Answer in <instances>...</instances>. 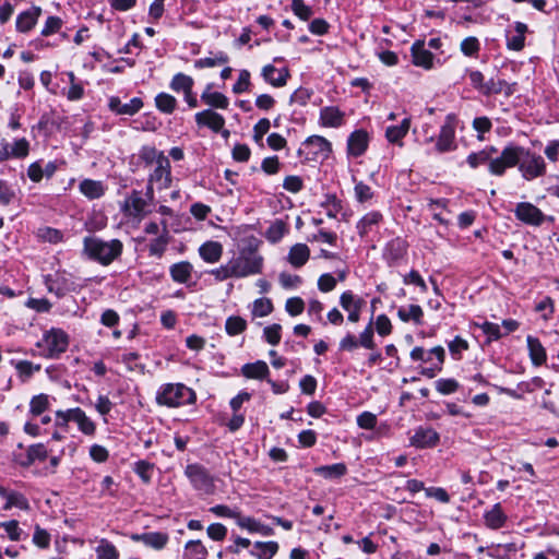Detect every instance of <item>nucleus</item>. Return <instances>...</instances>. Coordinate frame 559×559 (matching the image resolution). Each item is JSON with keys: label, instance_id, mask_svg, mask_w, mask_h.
Listing matches in <instances>:
<instances>
[{"label": "nucleus", "instance_id": "f257e3e1", "mask_svg": "<svg viewBox=\"0 0 559 559\" xmlns=\"http://www.w3.org/2000/svg\"><path fill=\"white\" fill-rule=\"evenodd\" d=\"M504 174L509 168L516 167L522 179L533 181L544 177L547 165L544 157L528 147L510 142L503 147Z\"/></svg>", "mask_w": 559, "mask_h": 559}, {"label": "nucleus", "instance_id": "f03ea898", "mask_svg": "<svg viewBox=\"0 0 559 559\" xmlns=\"http://www.w3.org/2000/svg\"><path fill=\"white\" fill-rule=\"evenodd\" d=\"M83 245V253L102 265H109L121 255L123 250L119 239L106 241L98 237H85Z\"/></svg>", "mask_w": 559, "mask_h": 559}, {"label": "nucleus", "instance_id": "7ed1b4c3", "mask_svg": "<svg viewBox=\"0 0 559 559\" xmlns=\"http://www.w3.org/2000/svg\"><path fill=\"white\" fill-rule=\"evenodd\" d=\"M195 401V392L183 383H165L159 386L156 393L157 404L167 407L191 405Z\"/></svg>", "mask_w": 559, "mask_h": 559}, {"label": "nucleus", "instance_id": "20e7f679", "mask_svg": "<svg viewBox=\"0 0 559 559\" xmlns=\"http://www.w3.org/2000/svg\"><path fill=\"white\" fill-rule=\"evenodd\" d=\"M466 163L472 169H476L481 165H487L488 173L491 176H504V157L503 148L499 150L489 145L478 152H472L466 157Z\"/></svg>", "mask_w": 559, "mask_h": 559}, {"label": "nucleus", "instance_id": "39448f33", "mask_svg": "<svg viewBox=\"0 0 559 559\" xmlns=\"http://www.w3.org/2000/svg\"><path fill=\"white\" fill-rule=\"evenodd\" d=\"M234 278H242L260 274L263 267V258L252 248L241 249L237 255L229 260Z\"/></svg>", "mask_w": 559, "mask_h": 559}, {"label": "nucleus", "instance_id": "423d86ee", "mask_svg": "<svg viewBox=\"0 0 559 559\" xmlns=\"http://www.w3.org/2000/svg\"><path fill=\"white\" fill-rule=\"evenodd\" d=\"M68 344L67 333L60 329L52 328L44 333L43 338L36 343V347L41 356L53 358L66 352Z\"/></svg>", "mask_w": 559, "mask_h": 559}, {"label": "nucleus", "instance_id": "0eeeda50", "mask_svg": "<svg viewBox=\"0 0 559 559\" xmlns=\"http://www.w3.org/2000/svg\"><path fill=\"white\" fill-rule=\"evenodd\" d=\"M332 152V144L321 135H311L306 139L298 155H305V159L310 162L325 160Z\"/></svg>", "mask_w": 559, "mask_h": 559}, {"label": "nucleus", "instance_id": "6e6552de", "mask_svg": "<svg viewBox=\"0 0 559 559\" xmlns=\"http://www.w3.org/2000/svg\"><path fill=\"white\" fill-rule=\"evenodd\" d=\"M148 205L150 202L145 199L143 191L132 190L121 204V211L127 216L142 218L150 212L146 210Z\"/></svg>", "mask_w": 559, "mask_h": 559}, {"label": "nucleus", "instance_id": "1a4fd4ad", "mask_svg": "<svg viewBox=\"0 0 559 559\" xmlns=\"http://www.w3.org/2000/svg\"><path fill=\"white\" fill-rule=\"evenodd\" d=\"M185 475L190 480L195 490L209 492L213 487V478L209 471L201 464H188L185 468Z\"/></svg>", "mask_w": 559, "mask_h": 559}, {"label": "nucleus", "instance_id": "9d476101", "mask_svg": "<svg viewBox=\"0 0 559 559\" xmlns=\"http://www.w3.org/2000/svg\"><path fill=\"white\" fill-rule=\"evenodd\" d=\"M194 120L197 126L200 128L206 127L214 133H221L225 138L229 135V131L224 129L225 118L211 108L197 112L194 115Z\"/></svg>", "mask_w": 559, "mask_h": 559}, {"label": "nucleus", "instance_id": "9b49d317", "mask_svg": "<svg viewBox=\"0 0 559 559\" xmlns=\"http://www.w3.org/2000/svg\"><path fill=\"white\" fill-rule=\"evenodd\" d=\"M46 455V448L41 443L34 444L28 448H23L21 444H19L17 450L13 452V460L21 466H29L36 461H44Z\"/></svg>", "mask_w": 559, "mask_h": 559}, {"label": "nucleus", "instance_id": "f8f14e48", "mask_svg": "<svg viewBox=\"0 0 559 559\" xmlns=\"http://www.w3.org/2000/svg\"><path fill=\"white\" fill-rule=\"evenodd\" d=\"M365 305L366 301L352 290H345L340 296V306L348 313L347 320L352 323H357L360 320Z\"/></svg>", "mask_w": 559, "mask_h": 559}, {"label": "nucleus", "instance_id": "ddd939ff", "mask_svg": "<svg viewBox=\"0 0 559 559\" xmlns=\"http://www.w3.org/2000/svg\"><path fill=\"white\" fill-rule=\"evenodd\" d=\"M515 217L531 226H540L545 221V214L531 202H520L514 209Z\"/></svg>", "mask_w": 559, "mask_h": 559}, {"label": "nucleus", "instance_id": "4468645a", "mask_svg": "<svg viewBox=\"0 0 559 559\" xmlns=\"http://www.w3.org/2000/svg\"><path fill=\"white\" fill-rule=\"evenodd\" d=\"M456 148L455 143V127L451 117H447V121L441 126L439 135L436 142V150L438 153L451 152Z\"/></svg>", "mask_w": 559, "mask_h": 559}, {"label": "nucleus", "instance_id": "2eb2a0df", "mask_svg": "<svg viewBox=\"0 0 559 559\" xmlns=\"http://www.w3.org/2000/svg\"><path fill=\"white\" fill-rule=\"evenodd\" d=\"M440 440L439 433L431 427H418L409 439V444L417 449L433 448Z\"/></svg>", "mask_w": 559, "mask_h": 559}, {"label": "nucleus", "instance_id": "dca6fc26", "mask_svg": "<svg viewBox=\"0 0 559 559\" xmlns=\"http://www.w3.org/2000/svg\"><path fill=\"white\" fill-rule=\"evenodd\" d=\"M143 100L133 97L128 103H122L118 96H111L108 100V108L116 115L133 116L143 108Z\"/></svg>", "mask_w": 559, "mask_h": 559}, {"label": "nucleus", "instance_id": "f3484780", "mask_svg": "<svg viewBox=\"0 0 559 559\" xmlns=\"http://www.w3.org/2000/svg\"><path fill=\"white\" fill-rule=\"evenodd\" d=\"M150 181L158 185L159 189H167L171 183L170 162L167 156H160L155 169L150 175Z\"/></svg>", "mask_w": 559, "mask_h": 559}, {"label": "nucleus", "instance_id": "a211bd4d", "mask_svg": "<svg viewBox=\"0 0 559 559\" xmlns=\"http://www.w3.org/2000/svg\"><path fill=\"white\" fill-rule=\"evenodd\" d=\"M406 252V241L400 237H396L385 245L383 249V259L389 265H394L404 258Z\"/></svg>", "mask_w": 559, "mask_h": 559}, {"label": "nucleus", "instance_id": "6ab92c4d", "mask_svg": "<svg viewBox=\"0 0 559 559\" xmlns=\"http://www.w3.org/2000/svg\"><path fill=\"white\" fill-rule=\"evenodd\" d=\"M319 122L325 128H340L345 122V112L336 106H325L320 109Z\"/></svg>", "mask_w": 559, "mask_h": 559}, {"label": "nucleus", "instance_id": "aec40b11", "mask_svg": "<svg viewBox=\"0 0 559 559\" xmlns=\"http://www.w3.org/2000/svg\"><path fill=\"white\" fill-rule=\"evenodd\" d=\"M193 272V265L189 261H180L169 266L170 277L177 284L189 286Z\"/></svg>", "mask_w": 559, "mask_h": 559}, {"label": "nucleus", "instance_id": "412c9836", "mask_svg": "<svg viewBox=\"0 0 559 559\" xmlns=\"http://www.w3.org/2000/svg\"><path fill=\"white\" fill-rule=\"evenodd\" d=\"M368 133L360 129L354 131L347 140V152L354 157L361 156L368 147Z\"/></svg>", "mask_w": 559, "mask_h": 559}, {"label": "nucleus", "instance_id": "4be33fe9", "mask_svg": "<svg viewBox=\"0 0 559 559\" xmlns=\"http://www.w3.org/2000/svg\"><path fill=\"white\" fill-rule=\"evenodd\" d=\"M213 84L209 83L201 94V102L209 106L211 109H227L229 99L221 92H213Z\"/></svg>", "mask_w": 559, "mask_h": 559}, {"label": "nucleus", "instance_id": "5701e85b", "mask_svg": "<svg viewBox=\"0 0 559 559\" xmlns=\"http://www.w3.org/2000/svg\"><path fill=\"white\" fill-rule=\"evenodd\" d=\"M131 539L134 542H141L153 549L160 550L167 545L169 537L166 533L148 532L143 534H133Z\"/></svg>", "mask_w": 559, "mask_h": 559}, {"label": "nucleus", "instance_id": "b1692460", "mask_svg": "<svg viewBox=\"0 0 559 559\" xmlns=\"http://www.w3.org/2000/svg\"><path fill=\"white\" fill-rule=\"evenodd\" d=\"M412 57L413 63L416 67H421L426 70H429L433 67V55L430 50L425 48L423 41H416L413 44L412 48Z\"/></svg>", "mask_w": 559, "mask_h": 559}, {"label": "nucleus", "instance_id": "393cba45", "mask_svg": "<svg viewBox=\"0 0 559 559\" xmlns=\"http://www.w3.org/2000/svg\"><path fill=\"white\" fill-rule=\"evenodd\" d=\"M508 515L503 512L501 503H495L484 513L485 525L490 530H499L506 525Z\"/></svg>", "mask_w": 559, "mask_h": 559}, {"label": "nucleus", "instance_id": "a878e982", "mask_svg": "<svg viewBox=\"0 0 559 559\" xmlns=\"http://www.w3.org/2000/svg\"><path fill=\"white\" fill-rule=\"evenodd\" d=\"M240 372L247 379L267 381L270 369L265 361L257 360L254 362L245 364L241 367Z\"/></svg>", "mask_w": 559, "mask_h": 559}, {"label": "nucleus", "instance_id": "bb28decb", "mask_svg": "<svg viewBox=\"0 0 559 559\" xmlns=\"http://www.w3.org/2000/svg\"><path fill=\"white\" fill-rule=\"evenodd\" d=\"M262 78L274 87H282L286 84L289 76L286 69H276L273 64H266L262 68Z\"/></svg>", "mask_w": 559, "mask_h": 559}, {"label": "nucleus", "instance_id": "cd10ccee", "mask_svg": "<svg viewBox=\"0 0 559 559\" xmlns=\"http://www.w3.org/2000/svg\"><path fill=\"white\" fill-rule=\"evenodd\" d=\"M40 13L41 9L39 7H32L20 13L16 17V29L21 33L29 32L37 23Z\"/></svg>", "mask_w": 559, "mask_h": 559}, {"label": "nucleus", "instance_id": "c85d7f7f", "mask_svg": "<svg viewBox=\"0 0 559 559\" xmlns=\"http://www.w3.org/2000/svg\"><path fill=\"white\" fill-rule=\"evenodd\" d=\"M436 357L440 364L444 362L445 352L442 346H436L432 347L429 350H425L423 347H414L411 352V358L414 361H424V362H430L432 361V358Z\"/></svg>", "mask_w": 559, "mask_h": 559}, {"label": "nucleus", "instance_id": "c756f323", "mask_svg": "<svg viewBox=\"0 0 559 559\" xmlns=\"http://www.w3.org/2000/svg\"><path fill=\"white\" fill-rule=\"evenodd\" d=\"M310 258V249L306 243H296L290 247L287 261L295 269L304 266Z\"/></svg>", "mask_w": 559, "mask_h": 559}, {"label": "nucleus", "instance_id": "7c9ffc66", "mask_svg": "<svg viewBox=\"0 0 559 559\" xmlns=\"http://www.w3.org/2000/svg\"><path fill=\"white\" fill-rule=\"evenodd\" d=\"M515 34L511 35L507 33V48L513 51H520L524 48L525 33L527 32V25L522 22L514 23Z\"/></svg>", "mask_w": 559, "mask_h": 559}, {"label": "nucleus", "instance_id": "2f4dec72", "mask_svg": "<svg viewBox=\"0 0 559 559\" xmlns=\"http://www.w3.org/2000/svg\"><path fill=\"white\" fill-rule=\"evenodd\" d=\"M72 421L76 424L78 429L85 436L92 437L95 435L96 425L85 414V412L79 407L72 408Z\"/></svg>", "mask_w": 559, "mask_h": 559}, {"label": "nucleus", "instance_id": "473e14b6", "mask_svg": "<svg viewBox=\"0 0 559 559\" xmlns=\"http://www.w3.org/2000/svg\"><path fill=\"white\" fill-rule=\"evenodd\" d=\"M515 92V83L510 84L506 80L490 79L486 82L484 95H496L503 93L506 96H511Z\"/></svg>", "mask_w": 559, "mask_h": 559}, {"label": "nucleus", "instance_id": "72a5a7b5", "mask_svg": "<svg viewBox=\"0 0 559 559\" xmlns=\"http://www.w3.org/2000/svg\"><path fill=\"white\" fill-rule=\"evenodd\" d=\"M79 190L90 200H94L105 194L106 187L100 180L84 179L80 182Z\"/></svg>", "mask_w": 559, "mask_h": 559}, {"label": "nucleus", "instance_id": "f704fd0d", "mask_svg": "<svg viewBox=\"0 0 559 559\" xmlns=\"http://www.w3.org/2000/svg\"><path fill=\"white\" fill-rule=\"evenodd\" d=\"M411 127V118H404L399 126L388 127L385 138L390 143L403 146L402 140L407 134Z\"/></svg>", "mask_w": 559, "mask_h": 559}, {"label": "nucleus", "instance_id": "c9c22d12", "mask_svg": "<svg viewBox=\"0 0 559 559\" xmlns=\"http://www.w3.org/2000/svg\"><path fill=\"white\" fill-rule=\"evenodd\" d=\"M199 254L205 262L215 263L223 254V247L217 241H206L199 248Z\"/></svg>", "mask_w": 559, "mask_h": 559}, {"label": "nucleus", "instance_id": "e433bc0d", "mask_svg": "<svg viewBox=\"0 0 559 559\" xmlns=\"http://www.w3.org/2000/svg\"><path fill=\"white\" fill-rule=\"evenodd\" d=\"M383 216L378 211H371L365 214L357 223L356 228L360 237H365L372 230V227L382 221Z\"/></svg>", "mask_w": 559, "mask_h": 559}, {"label": "nucleus", "instance_id": "4c0bfd02", "mask_svg": "<svg viewBox=\"0 0 559 559\" xmlns=\"http://www.w3.org/2000/svg\"><path fill=\"white\" fill-rule=\"evenodd\" d=\"M526 343H527L532 362L535 366L543 365L547 359V355H546V350H545L544 346L542 345L540 341L537 337L528 335L526 337Z\"/></svg>", "mask_w": 559, "mask_h": 559}, {"label": "nucleus", "instance_id": "58836bf2", "mask_svg": "<svg viewBox=\"0 0 559 559\" xmlns=\"http://www.w3.org/2000/svg\"><path fill=\"white\" fill-rule=\"evenodd\" d=\"M278 550L276 542H255L250 555L258 559H272Z\"/></svg>", "mask_w": 559, "mask_h": 559}, {"label": "nucleus", "instance_id": "ea45409f", "mask_svg": "<svg viewBox=\"0 0 559 559\" xmlns=\"http://www.w3.org/2000/svg\"><path fill=\"white\" fill-rule=\"evenodd\" d=\"M193 86H194L193 78L190 75H187L182 72L176 73L169 83V87L171 91H174L175 93H182V94L189 92L190 90H193Z\"/></svg>", "mask_w": 559, "mask_h": 559}, {"label": "nucleus", "instance_id": "a19ab883", "mask_svg": "<svg viewBox=\"0 0 559 559\" xmlns=\"http://www.w3.org/2000/svg\"><path fill=\"white\" fill-rule=\"evenodd\" d=\"M229 62V57L224 51H217L213 57L200 58L194 61L195 69L214 68Z\"/></svg>", "mask_w": 559, "mask_h": 559}, {"label": "nucleus", "instance_id": "79ce46f5", "mask_svg": "<svg viewBox=\"0 0 559 559\" xmlns=\"http://www.w3.org/2000/svg\"><path fill=\"white\" fill-rule=\"evenodd\" d=\"M314 473L326 479H334L344 476L347 473V466L344 463H335L332 465H322L314 469Z\"/></svg>", "mask_w": 559, "mask_h": 559}, {"label": "nucleus", "instance_id": "37998d69", "mask_svg": "<svg viewBox=\"0 0 559 559\" xmlns=\"http://www.w3.org/2000/svg\"><path fill=\"white\" fill-rule=\"evenodd\" d=\"M177 104L176 97L171 94L162 92L155 96L156 108L165 115H171L176 110Z\"/></svg>", "mask_w": 559, "mask_h": 559}, {"label": "nucleus", "instance_id": "c03bdc74", "mask_svg": "<svg viewBox=\"0 0 559 559\" xmlns=\"http://www.w3.org/2000/svg\"><path fill=\"white\" fill-rule=\"evenodd\" d=\"M207 549L201 540H189L185 545L183 559H206Z\"/></svg>", "mask_w": 559, "mask_h": 559}, {"label": "nucleus", "instance_id": "a18cd8bd", "mask_svg": "<svg viewBox=\"0 0 559 559\" xmlns=\"http://www.w3.org/2000/svg\"><path fill=\"white\" fill-rule=\"evenodd\" d=\"M397 317L403 322L414 321L416 324H421L424 311L418 305H411L407 308L401 307L397 310Z\"/></svg>", "mask_w": 559, "mask_h": 559}, {"label": "nucleus", "instance_id": "49530a36", "mask_svg": "<svg viewBox=\"0 0 559 559\" xmlns=\"http://www.w3.org/2000/svg\"><path fill=\"white\" fill-rule=\"evenodd\" d=\"M168 242V231L167 229H164V233L162 235L151 240L148 245L150 255L155 258H162L167 249Z\"/></svg>", "mask_w": 559, "mask_h": 559}, {"label": "nucleus", "instance_id": "de8ad7c7", "mask_svg": "<svg viewBox=\"0 0 559 559\" xmlns=\"http://www.w3.org/2000/svg\"><path fill=\"white\" fill-rule=\"evenodd\" d=\"M97 559H119V551L112 543L103 538L95 547Z\"/></svg>", "mask_w": 559, "mask_h": 559}, {"label": "nucleus", "instance_id": "09e8293b", "mask_svg": "<svg viewBox=\"0 0 559 559\" xmlns=\"http://www.w3.org/2000/svg\"><path fill=\"white\" fill-rule=\"evenodd\" d=\"M354 195L358 203L365 204L372 200L374 192L371 187L364 181L355 180Z\"/></svg>", "mask_w": 559, "mask_h": 559}, {"label": "nucleus", "instance_id": "8fccbe9b", "mask_svg": "<svg viewBox=\"0 0 559 559\" xmlns=\"http://www.w3.org/2000/svg\"><path fill=\"white\" fill-rule=\"evenodd\" d=\"M247 329V321L239 316H231L226 319L225 330L230 336L238 335Z\"/></svg>", "mask_w": 559, "mask_h": 559}, {"label": "nucleus", "instance_id": "3c124183", "mask_svg": "<svg viewBox=\"0 0 559 559\" xmlns=\"http://www.w3.org/2000/svg\"><path fill=\"white\" fill-rule=\"evenodd\" d=\"M153 471L154 464L145 460L136 461L133 465V472L141 478L144 484H148L151 481Z\"/></svg>", "mask_w": 559, "mask_h": 559}, {"label": "nucleus", "instance_id": "603ef678", "mask_svg": "<svg viewBox=\"0 0 559 559\" xmlns=\"http://www.w3.org/2000/svg\"><path fill=\"white\" fill-rule=\"evenodd\" d=\"M274 310L273 302L269 298H258L252 305V316L263 318L271 314Z\"/></svg>", "mask_w": 559, "mask_h": 559}, {"label": "nucleus", "instance_id": "864d4df0", "mask_svg": "<svg viewBox=\"0 0 559 559\" xmlns=\"http://www.w3.org/2000/svg\"><path fill=\"white\" fill-rule=\"evenodd\" d=\"M472 127L477 132V140L478 141H484L485 140V133L489 132L491 130V128H492V122L486 116L476 117L473 120Z\"/></svg>", "mask_w": 559, "mask_h": 559}, {"label": "nucleus", "instance_id": "5fc2aeb1", "mask_svg": "<svg viewBox=\"0 0 559 559\" xmlns=\"http://www.w3.org/2000/svg\"><path fill=\"white\" fill-rule=\"evenodd\" d=\"M235 521L240 528L247 530L249 533H257L258 531H262L261 522L251 516H243L240 512H238V516H236Z\"/></svg>", "mask_w": 559, "mask_h": 559}, {"label": "nucleus", "instance_id": "6e6d98bb", "mask_svg": "<svg viewBox=\"0 0 559 559\" xmlns=\"http://www.w3.org/2000/svg\"><path fill=\"white\" fill-rule=\"evenodd\" d=\"M435 386L439 393H441L443 395H449L459 390L460 383L455 379H452V378H448V379L441 378L435 382Z\"/></svg>", "mask_w": 559, "mask_h": 559}, {"label": "nucleus", "instance_id": "4d7b16f0", "mask_svg": "<svg viewBox=\"0 0 559 559\" xmlns=\"http://www.w3.org/2000/svg\"><path fill=\"white\" fill-rule=\"evenodd\" d=\"M460 48L466 57H475L480 50V44L476 37L469 36L462 40Z\"/></svg>", "mask_w": 559, "mask_h": 559}, {"label": "nucleus", "instance_id": "13d9d810", "mask_svg": "<svg viewBox=\"0 0 559 559\" xmlns=\"http://www.w3.org/2000/svg\"><path fill=\"white\" fill-rule=\"evenodd\" d=\"M140 158L146 166L157 164L160 156H165L163 152L157 151L154 146H143L139 154Z\"/></svg>", "mask_w": 559, "mask_h": 559}, {"label": "nucleus", "instance_id": "bf43d9fd", "mask_svg": "<svg viewBox=\"0 0 559 559\" xmlns=\"http://www.w3.org/2000/svg\"><path fill=\"white\" fill-rule=\"evenodd\" d=\"M48 396L46 394H39L32 399L29 403V409L33 416H40L48 408Z\"/></svg>", "mask_w": 559, "mask_h": 559}, {"label": "nucleus", "instance_id": "052dcab7", "mask_svg": "<svg viewBox=\"0 0 559 559\" xmlns=\"http://www.w3.org/2000/svg\"><path fill=\"white\" fill-rule=\"evenodd\" d=\"M13 507L25 510L28 508V502L22 493L16 491H10L3 509L10 510Z\"/></svg>", "mask_w": 559, "mask_h": 559}, {"label": "nucleus", "instance_id": "680f3d73", "mask_svg": "<svg viewBox=\"0 0 559 559\" xmlns=\"http://www.w3.org/2000/svg\"><path fill=\"white\" fill-rule=\"evenodd\" d=\"M282 326L278 323L271 324L269 326H265L263 330V336L265 341L275 346L281 342L282 337Z\"/></svg>", "mask_w": 559, "mask_h": 559}, {"label": "nucleus", "instance_id": "e2e57ef3", "mask_svg": "<svg viewBox=\"0 0 559 559\" xmlns=\"http://www.w3.org/2000/svg\"><path fill=\"white\" fill-rule=\"evenodd\" d=\"M286 233V226L282 221H276L266 230V238L275 243L280 241Z\"/></svg>", "mask_w": 559, "mask_h": 559}, {"label": "nucleus", "instance_id": "0e129e2a", "mask_svg": "<svg viewBox=\"0 0 559 559\" xmlns=\"http://www.w3.org/2000/svg\"><path fill=\"white\" fill-rule=\"evenodd\" d=\"M292 10L302 21H308L313 14L311 7L307 5L304 0H293Z\"/></svg>", "mask_w": 559, "mask_h": 559}, {"label": "nucleus", "instance_id": "69168bd1", "mask_svg": "<svg viewBox=\"0 0 559 559\" xmlns=\"http://www.w3.org/2000/svg\"><path fill=\"white\" fill-rule=\"evenodd\" d=\"M251 86L250 72L246 69L240 70L237 82L233 86L235 94L248 92Z\"/></svg>", "mask_w": 559, "mask_h": 559}, {"label": "nucleus", "instance_id": "338daca9", "mask_svg": "<svg viewBox=\"0 0 559 559\" xmlns=\"http://www.w3.org/2000/svg\"><path fill=\"white\" fill-rule=\"evenodd\" d=\"M271 122L267 118L260 119L253 127V140L262 145L263 136L269 132Z\"/></svg>", "mask_w": 559, "mask_h": 559}, {"label": "nucleus", "instance_id": "774afa93", "mask_svg": "<svg viewBox=\"0 0 559 559\" xmlns=\"http://www.w3.org/2000/svg\"><path fill=\"white\" fill-rule=\"evenodd\" d=\"M285 310L292 317L299 316L305 310V301L300 297H292L286 300Z\"/></svg>", "mask_w": 559, "mask_h": 559}]
</instances>
